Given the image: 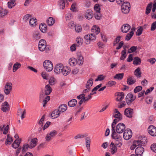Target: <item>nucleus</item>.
<instances>
[{"label":"nucleus","instance_id":"f257e3e1","mask_svg":"<svg viewBox=\"0 0 156 156\" xmlns=\"http://www.w3.org/2000/svg\"><path fill=\"white\" fill-rule=\"evenodd\" d=\"M91 32L92 33L86 35L84 37V38L86 40L85 42L86 44H90V41L95 40L96 37L95 34H98L100 32V28L96 26H93L91 29Z\"/></svg>","mask_w":156,"mask_h":156},{"label":"nucleus","instance_id":"f03ea898","mask_svg":"<svg viewBox=\"0 0 156 156\" xmlns=\"http://www.w3.org/2000/svg\"><path fill=\"white\" fill-rule=\"evenodd\" d=\"M43 66L47 71L50 72L53 69V65L51 61L46 60L43 62Z\"/></svg>","mask_w":156,"mask_h":156},{"label":"nucleus","instance_id":"7ed1b4c3","mask_svg":"<svg viewBox=\"0 0 156 156\" xmlns=\"http://www.w3.org/2000/svg\"><path fill=\"white\" fill-rule=\"evenodd\" d=\"M130 5L128 2H124L121 6V10L124 14H127L129 12L130 9Z\"/></svg>","mask_w":156,"mask_h":156},{"label":"nucleus","instance_id":"20e7f679","mask_svg":"<svg viewBox=\"0 0 156 156\" xmlns=\"http://www.w3.org/2000/svg\"><path fill=\"white\" fill-rule=\"evenodd\" d=\"M126 126L122 123H120L116 126V131L118 133H122L125 130Z\"/></svg>","mask_w":156,"mask_h":156},{"label":"nucleus","instance_id":"39448f33","mask_svg":"<svg viewBox=\"0 0 156 156\" xmlns=\"http://www.w3.org/2000/svg\"><path fill=\"white\" fill-rule=\"evenodd\" d=\"M122 145V144L121 142H119L118 143H116L115 145L113 142H111L110 145V149L111 150V153L112 154H113L116 152L117 149V145H119V146L120 147Z\"/></svg>","mask_w":156,"mask_h":156},{"label":"nucleus","instance_id":"423d86ee","mask_svg":"<svg viewBox=\"0 0 156 156\" xmlns=\"http://www.w3.org/2000/svg\"><path fill=\"white\" fill-rule=\"evenodd\" d=\"M132 132L130 129H126L124 131L123 136L124 139L129 140L132 137Z\"/></svg>","mask_w":156,"mask_h":156},{"label":"nucleus","instance_id":"0eeeda50","mask_svg":"<svg viewBox=\"0 0 156 156\" xmlns=\"http://www.w3.org/2000/svg\"><path fill=\"white\" fill-rule=\"evenodd\" d=\"M148 132L151 136H156V127L154 126H150L148 128Z\"/></svg>","mask_w":156,"mask_h":156},{"label":"nucleus","instance_id":"6e6552de","mask_svg":"<svg viewBox=\"0 0 156 156\" xmlns=\"http://www.w3.org/2000/svg\"><path fill=\"white\" fill-rule=\"evenodd\" d=\"M136 96H134L133 95L129 93L126 97V103L127 104L129 103H131L133 102L136 98Z\"/></svg>","mask_w":156,"mask_h":156},{"label":"nucleus","instance_id":"1a4fd4ad","mask_svg":"<svg viewBox=\"0 0 156 156\" xmlns=\"http://www.w3.org/2000/svg\"><path fill=\"white\" fill-rule=\"evenodd\" d=\"M46 46V42L44 39L41 40L38 44L39 49L41 51H43L44 50Z\"/></svg>","mask_w":156,"mask_h":156},{"label":"nucleus","instance_id":"9d476101","mask_svg":"<svg viewBox=\"0 0 156 156\" xmlns=\"http://www.w3.org/2000/svg\"><path fill=\"white\" fill-rule=\"evenodd\" d=\"M12 87V84L11 83H7L5 87L4 92L5 94L8 95L11 92Z\"/></svg>","mask_w":156,"mask_h":156},{"label":"nucleus","instance_id":"9b49d317","mask_svg":"<svg viewBox=\"0 0 156 156\" xmlns=\"http://www.w3.org/2000/svg\"><path fill=\"white\" fill-rule=\"evenodd\" d=\"M115 131L112 132L111 136L112 139L116 140L117 142H120L121 139V136Z\"/></svg>","mask_w":156,"mask_h":156},{"label":"nucleus","instance_id":"f8f14e48","mask_svg":"<svg viewBox=\"0 0 156 156\" xmlns=\"http://www.w3.org/2000/svg\"><path fill=\"white\" fill-rule=\"evenodd\" d=\"M125 115L128 117L131 118L133 116V109L130 108H126L124 112Z\"/></svg>","mask_w":156,"mask_h":156},{"label":"nucleus","instance_id":"ddd939ff","mask_svg":"<svg viewBox=\"0 0 156 156\" xmlns=\"http://www.w3.org/2000/svg\"><path fill=\"white\" fill-rule=\"evenodd\" d=\"M63 66L61 64L56 65L55 68L54 72L57 74L61 73L62 72V69H63Z\"/></svg>","mask_w":156,"mask_h":156},{"label":"nucleus","instance_id":"4468645a","mask_svg":"<svg viewBox=\"0 0 156 156\" xmlns=\"http://www.w3.org/2000/svg\"><path fill=\"white\" fill-rule=\"evenodd\" d=\"M57 133V132L55 130H53L48 133L45 137L46 140L48 141L50 140L51 137H54Z\"/></svg>","mask_w":156,"mask_h":156},{"label":"nucleus","instance_id":"2eb2a0df","mask_svg":"<svg viewBox=\"0 0 156 156\" xmlns=\"http://www.w3.org/2000/svg\"><path fill=\"white\" fill-rule=\"evenodd\" d=\"M9 108V106L8 103L5 101L2 104L1 107V110L4 112H7Z\"/></svg>","mask_w":156,"mask_h":156},{"label":"nucleus","instance_id":"dca6fc26","mask_svg":"<svg viewBox=\"0 0 156 156\" xmlns=\"http://www.w3.org/2000/svg\"><path fill=\"white\" fill-rule=\"evenodd\" d=\"M130 28V26L128 24H124L121 27V31L123 33H126L129 31Z\"/></svg>","mask_w":156,"mask_h":156},{"label":"nucleus","instance_id":"f3484780","mask_svg":"<svg viewBox=\"0 0 156 156\" xmlns=\"http://www.w3.org/2000/svg\"><path fill=\"white\" fill-rule=\"evenodd\" d=\"M32 38L35 41H37L41 38V35L39 32L34 31L33 34Z\"/></svg>","mask_w":156,"mask_h":156},{"label":"nucleus","instance_id":"a211bd4d","mask_svg":"<svg viewBox=\"0 0 156 156\" xmlns=\"http://www.w3.org/2000/svg\"><path fill=\"white\" fill-rule=\"evenodd\" d=\"M77 58L76 59V63L79 65H80L83 64V58L80 53H78L77 55Z\"/></svg>","mask_w":156,"mask_h":156},{"label":"nucleus","instance_id":"6ab92c4d","mask_svg":"<svg viewBox=\"0 0 156 156\" xmlns=\"http://www.w3.org/2000/svg\"><path fill=\"white\" fill-rule=\"evenodd\" d=\"M144 152V148L141 146L137 147L135 150V152L137 155H141Z\"/></svg>","mask_w":156,"mask_h":156},{"label":"nucleus","instance_id":"aec40b11","mask_svg":"<svg viewBox=\"0 0 156 156\" xmlns=\"http://www.w3.org/2000/svg\"><path fill=\"white\" fill-rule=\"evenodd\" d=\"M60 114V113L58 109H56L52 112L51 115V117L53 119H54L58 117Z\"/></svg>","mask_w":156,"mask_h":156},{"label":"nucleus","instance_id":"412c9836","mask_svg":"<svg viewBox=\"0 0 156 156\" xmlns=\"http://www.w3.org/2000/svg\"><path fill=\"white\" fill-rule=\"evenodd\" d=\"M65 1L64 0H59L57 2L58 5L60 9H64L65 7Z\"/></svg>","mask_w":156,"mask_h":156},{"label":"nucleus","instance_id":"4be33fe9","mask_svg":"<svg viewBox=\"0 0 156 156\" xmlns=\"http://www.w3.org/2000/svg\"><path fill=\"white\" fill-rule=\"evenodd\" d=\"M117 97L116 100L118 101H121L124 98V94L122 92H118L116 95Z\"/></svg>","mask_w":156,"mask_h":156},{"label":"nucleus","instance_id":"5701e85b","mask_svg":"<svg viewBox=\"0 0 156 156\" xmlns=\"http://www.w3.org/2000/svg\"><path fill=\"white\" fill-rule=\"evenodd\" d=\"M136 82V80L134 78V77L133 76H129L127 79V83L129 85H133Z\"/></svg>","mask_w":156,"mask_h":156},{"label":"nucleus","instance_id":"b1692460","mask_svg":"<svg viewBox=\"0 0 156 156\" xmlns=\"http://www.w3.org/2000/svg\"><path fill=\"white\" fill-rule=\"evenodd\" d=\"M55 20L52 17H49L46 21L48 25L51 26L53 25L55 23Z\"/></svg>","mask_w":156,"mask_h":156},{"label":"nucleus","instance_id":"393cba45","mask_svg":"<svg viewBox=\"0 0 156 156\" xmlns=\"http://www.w3.org/2000/svg\"><path fill=\"white\" fill-rule=\"evenodd\" d=\"M1 10H0V17H3L7 15L8 13L7 10L4 9L2 7H0Z\"/></svg>","mask_w":156,"mask_h":156},{"label":"nucleus","instance_id":"a878e982","mask_svg":"<svg viewBox=\"0 0 156 156\" xmlns=\"http://www.w3.org/2000/svg\"><path fill=\"white\" fill-rule=\"evenodd\" d=\"M20 143L21 140L20 139L16 140L12 144V146L15 149L17 148L20 146Z\"/></svg>","mask_w":156,"mask_h":156},{"label":"nucleus","instance_id":"bb28decb","mask_svg":"<svg viewBox=\"0 0 156 156\" xmlns=\"http://www.w3.org/2000/svg\"><path fill=\"white\" fill-rule=\"evenodd\" d=\"M67 105L66 104H63L59 106L58 110L60 112H65L67 109Z\"/></svg>","mask_w":156,"mask_h":156},{"label":"nucleus","instance_id":"cd10ccee","mask_svg":"<svg viewBox=\"0 0 156 156\" xmlns=\"http://www.w3.org/2000/svg\"><path fill=\"white\" fill-rule=\"evenodd\" d=\"M45 93L46 95H49L51 92L52 89L49 85H47L45 87Z\"/></svg>","mask_w":156,"mask_h":156},{"label":"nucleus","instance_id":"c85d7f7f","mask_svg":"<svg viewBox=\"0 0 156 156\" xmlns=\"http://www.w3.org/2000/svg\"><path fill=\"white\" fill-rule=\"evenodd\" d=\"M37 20L34 18L30 19L29 21L30 25L32 27H35L36 26V22Z\"/></svg>","mask_w":156,"mask_h":156},{"label":"nucleus","instance_id":"c756f323","mask_svg":"<svg viewBox=\"0 0 156 156\" xmlns=\"http://www.w3.org/2000/svg\"><path fill=\"white\" fill-rule=\"evenodd\" d=\"M37 139L36 138H34L31 140L30 144V148H32L34 147L36 145Z\"/></svg>","mask_w":156,"mask_h":156},{"label":"nucleus","instance_id":"7c9ffc66","mask_svg":"<svg viewBox=\"0 0 156 156\" xmlns=\"http://www.w3.org/2000/svg\"><path fill=\"white\" fill-rule=\"evenodd\" d=\"M115 114L113 116L114 117L117 119H122V116L120 112L117 109H115Z\"/></svg>","mask_w":156,"mask_h":156},{"label":"nucleus","instance_id":"2f4dec72","mask_svg":"<svg viewBox=\"0 0 156 156\" xmlns=\"http://www.w3.org/2000/svg\"><path fill=\"white\" fill-rule=\"evenodd\" d=\"M77 101L75 99H73L69 101L68 102V105L70 107H73L77 104Z\"/></svg>","mask_w":156,"mask_h":156},{"label":"nucleus","instance_id":"473e14b6","mask_svg":"<svg viewBox=\"0 0 156 156\" xmlns=\"http://www.w3.org/2000/svg\"><path fill=\"white\" fill-rule=\"evenodd\" d=\"M62 71V72H61V73L66 76L70 72V70L66 67H64Z\"/></svg>","mask_w":156,"mask_h":156},{"label":"nucleus","instance_id":"72a5a7b5","mask_svg":"<svg viewBox=\"0 0 156 156\" xmlns=\"http://www.w3.org/2000/svg\"><path fill=\"white\" fill-rule=\"evenodd\" d=\"M39 28L41 31L43 33L45 32L47 29L46 25L44 23H41L40 25Z\"/></svg>","mask_w":156,"mask_h":156},{"label":"nucleus","instance_id":"f704fd0d","mask_svg":"<svg viewBox=\"0 0 156 156\" xmlns=\"http://www.w3.org/2000/svg\"><path fill=\"white\" fill-rule=\"evenodd\" d=\"M76 44H76V47H79L81 46L83 42V39L80 37H78L76 40Z\"/></svg>","mask_w":156,"mask_h":156},{"label":"nucleus","instance_id":"c9c22d12","mask_svg":"<svg viewBox=\"0 0 156 156\" xmlns=\"http://www.w3.org/2000/svg\"><path fill=\"white\" fill-rule=\"evenodd\" d=\"M152 3L151 2L148 4L146 8L145 13L147 15L148 14L151 12L152 7Z\"/></svg>","mask_w":156,"mask_h":156},{"label":"nucleus","instance_id":"e433bc0d","mask_svg":"<svg viewBox=\"0 0 156 156\" xmlns=\"http://www.w3.org/2000/svg\"><path fill=\"white\" fill-rule=\"evenodd\" d=\"M21 66V64L19 62H16L14 64L13 66V71L14 72H16Z\"/></svg>","mask_w":156,"mask_h":156},{"label":"nucleus","instance_id":"4c0bfd02","mask_svg":"<svg viewBox=\"0 0 156 156\" xmlns=\"http://www.w3.org/2000/svg\"><path fill=\"white\" fill-rule=\"evenodd\" d=\"M141 62V59L138 57H135L134 58L133 64L135 65L140 64Z\"/></svg>","mask_w":156,"mask_h":156},{"label":"nucleus","instance_id":"58836bf2","mask_svg":"<svg viewBox=\"0 0 156 156\" xmlns=\"http://www.w3.org/2000/svg\"><path fill=\"white\" fill-rule=\"evenodd\" d=\"M147 138L144 136L140 140H136V141H138V142H139L138 143L140 145H142L143 144H144L147 143Z\"/></svg>","mask_w":156,"mask_h":156},{"label":"nucleus","instance_id":"ea45409f","mask_svg":"<svg viewBox=\"0 0 156 156\" xmlns=\"http://www.w3.org/2000/svg\"><path fill=\"white\" fill-rule=\"evenodd\" d=\"M93 83V79L92 78L88 80L86 85V87L90 88L92 85Z\"/></svg>","mask_w":156,"mask_h":156},{"label":"nucleus","instance_id":"a19ab883","mask_svg":"<svg viewBox=\"0 0 156 156\" xmlns=\"http://www.w3.org/2000/svg\"><path fill=\"white\" fill-rule=\"evenodd\" d=\"M86 18L87 19H91L93 17V13L92 11H90L88 12H86L85 15Z\"/></svg>","mask_w":156,"mask_h":156},{"label":"nucleus","instance_id":"79ce46f5","mask_svg":"<svg viewBox=\"0 0 156 156\" xmlns=\"http://www.w3.org/2000/svg\"><path fill=\"white\" fill-rule=\"evenodd\" d=\"M86 144L87 150L89 151L90 148V139L89 137H87L85 139Z\"/></svg>","mask_w":156,"mask_h":156},{"label":"nucleus","instance_id":"37998d69","mask_svg":"<svg viewBox=\"0 0 156 156\" xmlns=\"http://www.w3.org/2000/svg\"><path fill=\"white\" fill-rule=\"evenodd\" d=\"M5 125H3V126L1 128L0 130L2 131L4 129L3 133L4 134H6L8 132V131L9 129V126L8 125H7L5 127Z\"/></svg>","mask_w":156,"mask_h":156},{"label":"nucleus","instance_id":"c03bdc74","mask_svg":"<svg viewBox=\"0 0 156 156\" xmlns=\"http://www.w3.org/2000/svg\"><path fill=\"white\" fill-rule=\"evenodd\" d=\"M126 49H124L121 52V56L120 58L121 60H123L126 58Z\"/></svg>","mask_w":156,"mask_h":156},{"label":"nucleus","instance_id":"a18cd8bd","mask_svg":"<svg viewBox=\"0 0 156 156\" xmlns=\"http://www.w3.org/2000/svg\"><path fill=\"white\" fill-rule=\"evenodd\" d=\"M13 141L12 138L9 136V134H8L7 138L5 141V144L6 145L10 144L11 142Z\"/></svg>","mask_w":156,"mask_h":156},{"label":"nucleus","instance_id":"49530a36","mask_svg":"<svg viewBox=\"0 0 156 156\" xmlns=\"http://www.w3.org/2000/svg\"><path fill=\"white\" fill-rule=\"evenodd\" d=\"M134 74L137 77H140L141 76V73L140 69L139 67L137 68L134 71Z\"/></svg>","mask_w":156,"mask_h":156},{"label":"nucleus","instance_id":"de8ad7c7","mask_svg":"<svg viewBox=\"0 0 156 156\" xmlns=\"http://www.w3.org/2000/svg\"><path fill=\"white\" fill-rule=\"evenodd\" d=\"M69 63L72 66H74L77 64L76 59L74 58H71L69 60Z\"/></svg>","mask_w":156,"mask_h":156},{"label":"nucleus","instance_id":"09e8293b","mask_svg":"<svg viewBox=\"0 0 156 156\" xmlns=\"http://www.w3.org/2000/svg\"><path fill=\"white\" fill-rule=\"evenodd\" d=\"M8 6L9 8L11 9L14 6L15 4V1L12 0L11 2H8Z\"/></svg>","mask_w":156,"mask_h":156},{"label":"nucleus","instance_id":"8fccbe9b","mask_svg":"<svg viewBox=\"0 0 156 156\" xmlns=\"http://www.w3.org/2000/svg\"><path fill=\"white\" fill-rule=\"evenodd\" d=\"M134 34V32L133 31H131L129 33H128L126 37L125 40L127 41L129 40L133 35Z\"/></svg>","mask_w":156,"mask_h":156},{"label":"nucleus","instance_id":"3c124183","mask_svg":"<svg viewBox=\"0 0 156 156\" xmlns=\"http://www.w3.org/2000/svg\"><path fill=\"white\" fill-rule=\"evenodd\" d=\"M123 73L117 74L114 77V78L118 80H121L123 78Z\"/></svg>","mask_w":156,"mask_h":156},{"label":"nucleus","instance_id":"603ef678","mask_svg":"<svg viewBox=\"0 0 156 156\" xmlns=\"http://www.w3.org/2000/svg\"><path fill=\"white\" fill-rule=\"evenodd\" d=\"M137 47L136 46H133L131 47L128 50V53H130L135 51L137 49Z\"/></svg>","mask_w":156,"mask_h":156},{"label":"nucleus","instance_id":"864d4df0","mask_svg":"<svg viewBox=\"0 0 156 156\" xmlns=\"http://www.w3.org/2000/svg\"><path fill=\"white\" fill-rule=\"evenodd\" d=\"M30 145L27 144H25L23 147L22 152H26L28 148H30Z\"/></svg>","mask_w":156,"mask_h":156},{"label":"nucleus","instance_id":"5fc2aeb1","mask_svg":"<svg viewBox=\"0 0 156 156\" xmlns=\"http://www.w3.org/2000/svg\"><path fill=\"white\" fill-rule=\"evenodd\" d=\"M136 141V140H134L133 141V145L132 146L130 147V149L132 150H133L136 147L140 145L138 143L139 142Z\"/></svg>","mask_w":156,"mask_h":156},{"label":"nucleus","instance_id":"6e6d98bb","mask_svg":"<svg viewBox=\"0 0 156 156\" xmlns=\"http://www.w3.org/2000/svg\"><path fill=\"white\" fill-rule=\"evenodd\" d=\"M49 84L51 85H53L55 83V79L53 77H51L49 80Z\"/></svg>","mask_w":156,"mask_h":156},{"label":"nucleus","instance_id":"4d7b16f0","mask_svg":"<svg viewBox=\"0 0 156 156\" xmlns=\"http://www.w3.org/2000/svg\"><path fill=\"white\" fill-rule=\"evenodd\" d=\"M75 30L76 32L77 33H79L82 31V28L81 27L78 25H75Z\"/></svg>","mask_w":156,"mask_h":156},{"label":"nucleus","instance_id":"13d9d810","mask_svg":"<svg viewBox=\"0 0 156 156\" xmlns=\"http://www.w3.org/2000/svg\"><path fill=\"white\" fill-rule=\"evenodd\" d=\"M95 18L98 20L101 19V16L100 12H95L94 13Z\"/></svg>","mask_w":156,"mask_h":156},{"label":"nucleus","instance_id":"bf43d9fd","mask_svg":"<svg viewBox=\"0 0 156 156\" xmlns=\"http://www.w3.org/2000/svg\"><path fill=\"white\" fill-rule=\"evenodd\" d=\"M50 99V97L49 96H46L45 99H44L43 100V106L45 107L46 104L47 103L48 101H49Z\"/></svg>","mask_w":156,"mask_h":156},{"label":"nucleus","instance_id":"052dcab7","mask_svg":"<svg viewBox=\"0 0 156 156\" xmlns=\"http://www.w3.org/2000/svg\"><path fill=\"white\" fill-rule=\"evenodd\" d=\"M142 89V87L141 86H139L136 87L134 90V92L135 93H136L140 91Z\"/></svg>","mask_w":156,"mask_h":156},{"label":"nucleus","instance_id":"680f3d73","mask_svg":"<svg viewBox=\"0 0 156 156\" xmlns=\"http://www.w3.org/2000/svg\"><path fill=\"white\" fill-rule=\"evenodd\" d=\"M116 84V82L115 81H108L106 84V85L108 87H112Z\"/></svg>","mask_w":156,"mask_h":156},{"label":"nucleus","instance_id":"e2e57ef3","mask_svg":"<svg viewBox=\"0 0 156 156\" xmlns=\"http://www.w3.org/2000/svg\"><path fill=\"white\" fill-rule=\"evenodd\" d=\"M94 9L95 12H100V6L98 4H96L94 7Z\"/></svg>","mask_w":156,"mask_h":156},{"label":"nucleus","instance_id":"0e129e2a","mask_svg":"<svg viewBox=\"0 0 156 156\" xmlns=\"http://www.w3.org/2000/svg\"><path fill=\"white\" fill-rule=\"evenodd\" d=\"M105 78V77L103 75H100L98 76L97 78L95 80V81H101L103 80Z\"/></svg>","mask_w":156,"mask_h":156},{"label":"nucleus","instance_id":"69168bd1","mask_svg":"<svg viewBox=\"0 0 156 156\" xmlns=\"http://www.w3.org/2000/svg\"><path fill=\"white\" fill-rule=\"evenodd\" d=\"M143 30L142 27H140L136 32V35L137 36H140L142 34Z\"/></svg>","mask_w":156,"mask_h":156},{"label":"nucleus","instance_id":"338daca9","mask_svg":"<svg viewBox=\"0 0 156 156\" xmlns=\"http://www.w3.org/2000/svg\"><path fill=\"white\" fill-rule=\"evenodd\" d=\"M156 29V21L153 22L151 24V31H154Z\"/></svg>","mask_w":156,"mask_h":156},{"label":"nucleus","instance_id":"774afa93","mask_svg":"<svg viewBox=\"0 0 156 156\" xmlns=\"http://www.w3.org/2000/svg\"><path fill=\"white\" fill-rule=\"evenodd\" d=\"M151 150L154 152L156 153V144H153L151 145Z\"/></svg>","mask_w":156,"mask_h":156}]
</instances>
